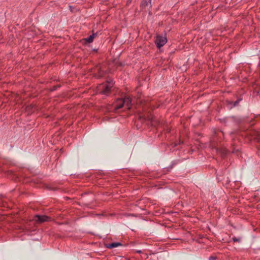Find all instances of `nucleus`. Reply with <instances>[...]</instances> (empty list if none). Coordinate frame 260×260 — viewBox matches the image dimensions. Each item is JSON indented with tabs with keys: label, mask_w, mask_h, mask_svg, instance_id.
<instances>
[{
	"label": "nucleus",
	"mask_w": 260,
	"mask_h": 260,
	"mask_svg": "<svg viewBox=\"0 0 260 260\" xmlns=\"http://www.w3.org/2000/svg\"><path fill=\"white\" fill-rule=\"evenodd\" d=\"M124 106L127 109H130L132 108V99L130 96H125L124 98L117 99L114 104V111H116Z\"/></svg>",
	"instance_id": "f257e3e1"
},
{
	"label": "nucleus",
	"mask_w": 260,
	"mask_h": 260,
	"mask_svg": "<svg viewBox=\"0 0 260 260\" xmlns=\"http://www.w3.org/2000/svg\"><path fill=\"white\" fill-rule=\"evenodd\" d=\"M52 217L45 215L36 214L30 220L35 225H40L46 222L51 221Z\"/></svg>",
	"instance_id": "f03ea898"
},
{
	"label": "nucleus",
	"mask_w": 260,
	"mask_h": 260,
	"mask_svg": "<svg viewBox=\"0 0 260 260\" xmlns=\"http://www.w3.org/2000/svg\"><path fill=\"white\" fill-rule=\"evenodd\" d=\"M113 85V83L112 80L107 81L105 83L99 85L98 90L101 94L107 96L110 94Z\"/></svg>",
	"instance_id": "7ed1b4c3"
},
{
	"label": "nucleus",
	"mask_w": 260,
	"mask_h": 260,
	"mask_svg": "<svg viewBox=\"0 0 260 260\" xmlns=\"http://www.w3.org/2000/svg\"><path fill=\"white\" fill-rule=\"evenodd\" d=\"M139 118L142 120V122L148 121V124L150 123L152 126L156 127L159 124V121L156 119L155 117L151 113H148L146 116L145 115L139 116Z\"/></svg>",
	"instance_id": "20e7f679"
},
{
	"label": "nucleus",
	"mask_w": 260,
	"mask_h": 260,
	"mask_svg": "<svg viewBox=\"0 0 260 260\" xmlns=\"http://www.w3.org/2000/svg\"><path fill=\"white\" fill-rule=\"evenodd\" d=\"M95 69L96 70L97 73H95L94 76L98 78H101L107 74V71H105L103 67L101 65H97Z\"/></svg>",
	"instance_id": "39448f33"
},
{
	"label": "nucleus",
	"mask_w": 260,
	"mask_h": 260,
	"mask_svg": "<svg viewBox=\"0 0 260 260\" xmlns=\"http://www.w3.org/2000/svg\"><path fill=\"white\" fill-rule=\"evenodd\" d=\"M167 42V38L161 36H157L155 41V43L157 48H160Z\"/></svg>",
	"instance_id": "423d86ee"
},
{
	"label": "nucleus",
	"mask_w": 260,
	"mask_h": 260,
	"mask_svg": "<svg viewBox=\"0 0 260 260\" xmlns=\"http://www.w3.org/2000/svg\"><path fill=\"white\" fill-rule=\"evenodd\" d=\"M140 7L142 9H145L147 7H148L149 9L151 8V0H143L141 3Z\"/></svg>",
	"instance_id": "0eeeda50"
},
{
	"label": "nucleus",
	"mask_w": 260,
	"mask_h": 260,
	"mask_svg": "<svg viewBox=\"0 0 260 260\" xmlns=\"http://www.w3.org/2000/svg\"><path fill=\"white\" fill-rule=\"evenodd\" d=\"M122 244L120 242H114L110 244H106V247L107 248L112 249L113 248H115L120 246H121Z\"/></svg>",
	"instance_id": "6e6552de"
},
{
	"label": "nucleus",
	"mask_w": 260,
	"mask_h": 260,
	"mask_svg": "<svg viewBox=\"0 0 260 260\" xmlns=\"http://www.w3.org/2000/svg\"><path fill=\"white\" fill-rule=\"evenodd\" d=\"M181 161L180 159H177L173 161L171 164L168 168H167V171H170L175 166L177 165L178 163H179Z\"/></svg>",
	"instance_id": "1a4fd4ad"
},
{
	"label": "nucleus",
	"mask_w": 260,
	"mask_h": 260,
	"mask_svg": "<svg viewBox=\"0 0 260 260\" xmlns=\"http://www.w3.org/2000/svg\"><path fill=\"white\" fill-rule=\"evenodd\" d=\"M114 63L117 68L123 67L125 65V62H121V61H120L119 60H116V59H115L114 60Z\"/></svg>",
	"instance_id": "9d476101"
},
{
	"label": "nucleus",
	"mask_w": 260,
	"mask_h": 260,
	"mask_svg": "<svg viewBox=\"0 0 260 260\" xmlns=\"http://www.w3.org/2000/svg\"><path fill=\"white\" fill-rule=\"evenodd\" d=\"M97 36V34H93L92 35H90L89 37H88L87 38L85 39V40L86 42L90 43H92L93 41V39L94 37Z\"/></svg>",
	"instance_id": "9b49d317"
},
{
	"label": "nucleus",
	"mask_w": 260,
	"mask_h": 260,
	"mask_svg": "<svg viewBox=\"0 0 260 260\" xmlns=\"http://www.w3.org/2000/svg\"><path fill=\"white\" fill-rule=\"evenodd\" d=\"M243 100V98L241 95L238 98L237 100L233 102V106L234 107L238 106L239 105V103Z\"/></svg>",
	"instance_id": "f8f14e48"
},
{
	"label": "nucleus",
	"mask_w": 260,
	"mask_h": 260,
	"mask_svg": "<svg viewBox=\"0 0 260 260\" xmlns=\"http://www.w3.org/2000/svg\"><path fill=\"white\" fill-rule=\"evenodd\" d=\"M225 103H226V105L229 109H232V108H234L233 101H231L230 100H226Z\"/></svg>",
	"instance_id": "ddd939ff"
},
{
	"label": "nucleus",
	"mask_w": 260,
	"mask_h": 260,
	"mask_svg": "<svg viewBox=\"0 0 260 260\" xmlns=\"http://www.w3.org/2000/svg\"><path fill=\"white\" fill-rule=\"evenodd\" d=\"M60 87V85H54L51 88L50 91H54Z\"/></svg>",
	"instance_id": "4468645a"
},
{
	"label": "nucleus",
	"mask_w": 260,
	"mask_h": 260,
	"mask_svg": "<svg viewBox=\"0 0 260 260\" xmlns=\"http://www.w3.org/2000/svg\"><path fill=\"white\" fill-rule=\"evenodd\" d=\"M221 153L223 155H225L227 153V150L226 149L221 150Z\"/></svg>",
	"instance_id": "2eb2a0df"
},
{
	"label": "nucleus",
	"mask_w": 260,
	"mask_h": 260,
	"mask_svg": "<svg viewBox=\"0 0 260 260\" xmlns=\"http://www.w3.org/2000/svg\"><path fill=\"white\" fill-rule=\"evenodd\" d=\"M233 240L234 242H240V239L236 237L233 238Z\"/></svg>",
	"instance_id": "dca6fc26"
},
{
	"label": "nucleus",
	"mask_w": 260,
	"mask_h": 260,
	"mask_svg": "<svg viewBox=\"0 0 260 260\" xmlns=\"http://www.w3.org/2000/svg\"><path fill=\"white\" fill-rule=\"evenodd\" d=\"M165 133H169L171 131V129L170 128H167L165 129Z\"/></svg>",
	"instance_id": "f3484780"
},
{
	"label": "nucleus",
	"mask_w": 260,
	"mask_h": 260,
	"mask_svg": "<svg viewBox=\"0 0 260 260\" xmlns=\"http://www.w3.org/2000/svg\"><path fill=\"white\" fill-rule=\"evenodd\" d=\"M177 145H178V144H177V143H172V144H171V145L172 146V147H175L176 146H177Z\"/></svg>",
	"instance_id": "a211bd4d"
},
{
	"label": "nucleus",
	"mask_w": 260,
	"mask_h": 260,
	"mask_svg": "<svg viewBox=\"0 0 260 260\" xmlns=\"http://www.w3.org/2000/svg\"><path fill=\"white\" fill-rule=\"evenodd\" d=\"M238 151V149L236 150L235 148H233V150L232 151V153H235V152H236V151Z\"/></svg>",
	"instance_id": "6ab92c4d"
},
{
	"label": "nucleus",
	"mask_w": 260,
	"mask_h": 260,
	"mask_svg": "<svg viewBox=\"0 0 260 260\" xmlns=\"http://www.w3.org/2000/svg\"><path fill=\"white\" fill-rule=\"evenodd\" d=\"M215 259V257H214V256H210V257H209V260H214V259Z\"/></svg>",
	"instance_id": "aec40b11"
},
{
	"label": "nucleus",
	"mask_w": 260,
	"mask_h": 260,
	"mask_svg": "<svg viewBox=\"0 0 260 260\" xmlns=\"http://www.w3.org/2000/svg\"><path fill=\"white\" fill-rule=\"evenodd\" d=\"M115 214L114 213H112V214H109L108 215L109 216H113V215H115Z\"/></svg>",
	"instance_id": "412c9836"
},
{
	"label": "nucleus",
	"mask_w": 260,
	"mask_h": 260,
	"mask_svg": "<svg viewBox=\"0 0 260 260\" xmlns=\"http://www.w3.org/2000/svg\"><path fill=\"white\" fill-rule=\"evenodd\" d=\"M101 215H102V216H107L108 215L106 214H104V213H103V214H101Z\"/></svg>",
	"instance_id": "4be33fe9"
},
{
	"label": "nucleus",
	"mask_w": 260,
	"mask_h": 260,
	"mask_svg": "<svg viewBox=\"0 0 260 260\" xmlns=\"http://www.w3.org/2000/svg\"><path fill=\"white\" fill-rule=\"evenodd\" d=\"M166 228H171V226H168V227L166 226Z\"/></svg>",
	"instance_id": "5701e85b"
},
{
	"label": "nucleus",
	"mask_w": 260,
	"mask_h": 260,
	"mask_svg": "<svg viewBox=\"0 0 260 260\" xmlns=\"http://www.w3.org/2000/svg\"><path fill=\"white\" fill-rule=\"evenodd\" d=\"M137 252L140 253V252H141V251H138Z\"/></svg>",
	"instance_id": "b1692460"
}]
</instances>
